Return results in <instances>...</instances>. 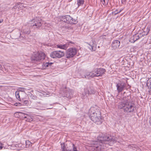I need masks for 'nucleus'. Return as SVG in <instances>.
Returning a JSON list of instances; mask_svg holds the SVG:
<instances>
[{"label": "nucleus", "mask_w": 151, "mask_h": 151, "mask_svg": "<svg viewBox=\"0 0 151 151\" xmlns=\"http://www.w3.org/2000/svg\"><path fill=\"white\" fill-rule=\"evenodd\" d=\"M89 117L91 120L97 124H100L102 122L101 112L96 108L91 107L89 110Z\"/></svg>", "instance_id": "obj_1"}, {"label": "nucleus", "mask_w": 151, "mask_h": 151, "mask_svg": "<svg viewBox=\"0 0 151 151\" xmlns=\"http://www.w3.org/2000/svg\"><path fill=\"white\" fill-rule=\"evenodd\" d=\"M106 72L105 69L96 68L93 69L92 72H86L83 71L81 72L82 78H90L95 77L101 76Z\"/></svg>", "instance_id": "obj_2"}, {"label": "nucleus", "mask_w": 151, "mask_h": 151, "mask_svg": "<svg viewBox=\"0 0 151 151\" xmlns=\"http://www.w3.org/2000/svg\"><path fill=\"white\" fill-rule=\"evenodd\" d=\"M118 107L120 109H123L124 111L127 113L133 112L134 108L133 104L128 100L120 102Z\"/></svg>", "instance_id": "obj_3"}, {"label": "nucleus", "mask_w": 151, "mask_h": 151, "mask_svg": "<svg viewBox=\"0 0 151 151\" xmlns=\"http://www.w3.org/2000/svg\"><path fill=\"white\" fill-rule=\"evenodd\" d=\"M98 141L102 143L109 145H111L116 141L114 137H112L111 136L106 137H100V139H98Z\"/></svg>", "instance_id": "obj_4"}, {"label": "nucleus", "mask_w": 151, "mask_h": 151, "mask_svg": "<svg viewBox=\"0 0 151 151\" xmlns=\"http://www.w3.org/2000/svg\"><path fill=\"white\" fill-rule=\"evenodd\" d=\"M45 57V53L42 52H38L35 53L31 58L32 60L40 61L44 59Z\"/></svg>", "instance_id": "obj_5"}, {"label": "nucleus", "mask_w": 151, "mask_h": 151, "mask_svg": "<svg viewBox=\"0 0 151 151\" xmlns=\"http://www.w3.org/2000/svg\"><path fill=\"white\" fill-rule=\"evenodd\" d=\"M60 20L62 21L69 23L70 24H75V19H73L69 15H67L64 16H62L60 18Z\"/></svg>", "instance_id": "obj_6"}, {"label": "nucleus", "mask_w": 151, "mask_h": 151, "mask_svg": "<svg viewBox=\"0 0 151 151\" xmlns=\"http://www.w3.org/2000/svg\"><path fill=\"white\" fill-rule=\"evenodd\" d=\"M64 53L61 51H55L52 52L50 55V57L53 58H60L63 56Z\"/></svg>", "instance_id": "obj_7"}, {"label": "nucleus", "mask_w": 151, "mask_h": 151, "mask_svg": "<svg viewBox=\"0 0 151 151\" xmlns=\"http://www.w3.org/2000/svg\"><path fill=\"white\" fill-rule=\"evenodd\" d=\"M98 143L99 142L98 141H92L90 143H89L88 144L90 145L89 146L93 147V150L95 151H102V148H101V145Z\"/></svg>", "instance_id": "obj_8"}, {"label": "nucleus", "mask_w": 151, "mask_h": 151, "mask_svg": "<svg viewBox=\"0 0 151 151\" xmlns=\"http://www.w3.org/2000/svg\"><path fill=\"white\" fill-rule=\"evenodd\" d=\"M76 54V49L71 48L68 49L66 52V56L67 58L73 57Z\"/></svg>", "instance_id": "obj_9"}, {"label": "nucleus", "mask_w": 151, "mask_h": 151, "mask_svg": "<svg viewBox=\"0 0 151 151\" xmlns=\"http://www.w3.org/2000/svg\"><path fill=\"white\" fill-rule=\"evenodd\" d=\"M126 86V84L123 82H120L116 85L117 90L119 93L122 91Z\"/></svg>", "instance_id": "obj_10"}, {"label": "nucleus", "mask_w": 151, "mask_h": 151, "mask_svg": "<svg viewBox=\"0 0 151 151\" xmlns=\"http://www.w3.org/2000/svg\"><path fill=\"white\" fill-rule=\"evenodd\" d=\"M89 89V88H85L83 90L82 92V97L83 98H86L89 96V94H90Z\"/></svg>", "instance_id": "obj_11"}, {"label": "nucleus", "mask_w": 151, "mask_h": 151, "mask_svg": "<svg viewBox=\"0 0 151 151\" xmlns=\"http://www.w3.org/2000/svg\"><path fill=\"white\" fill-rule=\"evenodd\" d=\"M120 45V42L118 40L114 41L112 43V47L114 49L118 48Z\"/></svg>", "instance_id": "obj_12"}, {"label": "nucleus", "mask_w": 151, "mask_h": 151, "mask_svg": "<svg viewBox=\"0 0 151 151\" xmlns=\"http://www.w3.org/2000/svg\"><path fill=\"white\" fill-rule=\"evenodd\" d=\"M68 43H67L66 44L63 45L61 44L60 45H56V47L57 48L65 50L68 48Z\"/></svg>", "instance_id": "obj_13"}, {"label": "nucleus", "mask_w": 151, "mask_h": 151, "mask_svg": "<svg viewBox=\"0 0 151 151\" xmlns=\"http://www.w3.org/2000/svg\"><path fill=\"white\" fill-rule=\"evenodd\" d=\"M88 47L91 51H95L96 48V46L94 44L92 45L88 44Z\"/></svg>", "instance_id": "obj_14"}, {"label": "nucleus", "mask_w": 151, "mask_h": 151, "mask_svg": "<svg viewBox=\"0 0 151 151\" xmlns=\"http://www.w3.org/2000/svg\"><path fill=\"white\" fill-rule=\"evenodd\" d=\"M76 55L77 56H79L81 55V50L80 46H77V48H76Z\"/></svg>", "instance_id": "obj_15"}, {"label": "nucleus", "mask_w": 151, "mask_h": 151, "mask_svg": "<svg viewBox=\"0 0 151 151\" xmlns=\"http://www.w3.org/2000/svg\"><path fill=\"white\" fill-rule=\"evenodd\" d=\"M147 86L148 88L151 90V78H149L147 82Z\"/></svg>", "instance_id": "obj_16"}, {"label": "nucleus", "mask_w": 151, "mask_h": 151, "mask_svg": "<svg viewBox=\"0 0 151 151\" xmlns=\"http://www.w3.org/2000/svg\"><path fill=\"white\" fill-rule=\"evenodd\" d=\"M78 7L79 6L82 5L84 3V0H77Z\"/></svg>", "instance_id": "obj_17"}, {"label": "nucleus", "mask_w": 151, "mask_h": 151, "mask_svg": "<svg viewBox=\"0 0 151 151\" xmlns=\"http://www.w3.org/2000/svg\"><path fill=\"white\" fill-rule=\"evenodd\" d=\"M139 35L136 34L134 35L133 36V42H134L135 41H137V40L139 39Z\"/></svg>", "instance_id": "obj_18"}, {"label": "nucleus", "mask_w": 151, "mask_h": 151, "mask_svg": "<svg viewBox=\"0 0 151 151\" xmlns=\"http://www.w3.org/2000/svg\"><path fill=\"white\" fill-rule=\"evenodd\" d=\"M15 95L16 98L18 99L19 101H21V99L20 98V96L19 95V91H17L15 92Z\"/></svg>", "instance_id": "obj_19"}, {"label": "nucleus", "mask_w": 151, "mask_h": 151, "mask_svg": "<svg viewBox=\"0 0 151 151\" xmlns=\"http://www.w3.org/2000/svg\"><path fill=\"white\" fill-rule=\"evenodd\" d=\"M53 64L52 63H44L43 64V66L45 67H48L51 65Z\"/></svg>", "instance_id": "obj_20"}, {"label": "nucleus", "mask_w": 151, "mask_h": 151, "mask_svg": "<svg viewBox=\"0 0 151 151\" xmlns=\"http://www.w3.org/2000/svg\"><path fill=\"white\" fill-rule=\"evenodd\" d=\"M26 147L28 148L31 145V143L28 140L26 141L25 142Z\"/></svg>", "instance_id": "obj_21"}, {"label": "nucleus", "mask_w": 151, "mask_h": 151, "mask_svg": "<svg viewBox=\"0 0 151 151\" xmlns=\"http://www.w3.org/2000/svg\"><path fill=\"white\" fill-rule=\"evenodd\" d=\"M41 25L42 24L40 22H37L35 23V24L33 25V27L34 26H35L36 27V28H38L40 27Z\"/></svg>", "instance_id": "obj_22"}, {"label": "nucleus", "mask_w": 151, "mask_h": 151, "mask_svg": "<svg viewBox=\"0 0 151 151\" xmlns=\"http://www.w3.org/2000/svg\"><path fill=\"white\" fill-rule=\"evenodd\" d=\"M24 118H27V119L26 120V121L28 122H30L32 120V118L29 116H24Z\"/></svg>", "instance_id": "obj_23"}, {"label": "nucleus", "mask_w": 151, "mask_h": 151, "mask_svg": "<svg viewBox=\"0 0 151 151\" xmlns=\"http://www.w3.org/2000/svg\"><path fill=\"white\" fill-rule=\"evenodd\" d=\"M109 0H101V1L102 2V4L106 6L108 3Z\"/></svg>", "instance_id": "obj_24"}, {"label": "nucleus", "mask_w": 151, "mask_h": 151, "mask_svg": "<svg viewBox=\"0 0 151 151\" xmlns=\"http://www.w3.org/2000/svg\"><path fill=\"white\" fill-rule=\"evenodd\" d=\"M18 9H22L24 7V4L20 3H18Z\"/></svg>", "instance_id": "obj_25"}, {"label": "nucleus", "mask_w": 151, "mask_h": 151, "mask_svg": "<svg viewBox=\"0 0 151 151\" xmlns=\"http://www.w3.org/2000/svg\"><path fill=\"white\" fill-rule=\"evenodd\" d=\"M14 105L17 106H22V104L19 103H16L14 104Z\"/></svg>", "instance_id": "obj_26"}, {"label": "nucleus", "mask_w": 151, "mask_h": 151, "mask_svg": "<svg viewBox=\"0 0 151 151\" xmlns=\"http://www.w3.org/2000/svg\"><path fill=\"white\" fill-rule=\"evenodd\" d=\"M13 8L14 9H17L18 8V3H17L14 6Z\"/></svg>", "instance_id": "obj_27"}, {"label": "nucleus", "mask_w": 151, "mask_h": 151, "mask_svg": "<svg viewBox=\"0 0 151 151\" xmlns=\"http://www.w3.org/2000/svg\"><path fill=\"white\" fill-rule=\"evenodd\" d=\"M19 91H25V89L24 88H19Z\"/></svg>", "instance_id": "obj_28"}, {"label": "nucleus", "mask_w": 151, "mask_h": 151, "mask_svg": "<svg viewBox=\"0 0 151 151\" xmlns=\"http://www.w3.org/2000/svg\"><path fill=\"white\" fill-rule=\"evenodd\" d=\"M90 93H95V91L93 89L90 91Z\"/></svg>", "instance_id": "obj_29"}, {"label": "nucleus", "mask_w": 151, "mask_h": 151, "mask_svg": "<svg viewBox=\"0 0 151 151\" xmlns=\"http://www.w3.org/2000/svg\"><path fill=\"white\" fill-rule=\"evenodd\" d=\"M133 145H129L128 146V147L131 149H132V148H133Z\"/></svg>", "instance_id": "obj_30"}, {"label": "nucleus", "mask_w": 151, "mask_h": 151, "mask_svg": "<svg viewBox=\"0 0 151 151\" xmlns=\"http://www.w3.org/2000/svg\"><path fill=\"white\" fill-rule=\"evenodd\" d=\"M28 102L27 101H24V104H27Z\"/></svg>", "instance_id": "obj_31"}, {"label": "nucleus", "mask_w": 151, "mask_h": 151, "mask_svg": "<svg viewBox=\"0 0 151 151\" xmlns=\"http://www.w3.org/2000/svg\"><path fill=\"white\" fill-rule=\"evenodd\" d=\"M149 119V123L150 124V125L151 126V116L150 118Z\"/></svg>", "instance_id": "obj_32"}, {"label": "nucleus", "mask_w": 151, "mask_h": 151, "mask_svg": "<svg viewBox=\"0 0 151 151\" xmlns=\"http://www.w3.org/2000/svg\"><path fill=\"white\" fill-rule=\"evenodd\" d=\"M3 148V146L2 144L0 143V149H1Z\"/></svg>", "instance_id": "obj_33"}, {"label": "nucleus", "mask_w": 151, "mask_h": 151, "mask_svg": "<svg viewBox=\"0 0 151 151\" xmlns=\"http://www.w3.org/2000/svg\"><path fill=\"white\" fill-rule=\"evenodd\" d=\"M3 22V20L2 19H0V23L2 22Z\"/></svg>", "instance_id": "obj_34"}, {"label": "nucleus", "mask_w": 151, "mask_h": 151, "mask_svg": "<svg viewBox=\"0 0 151 151\" xmlns=\"http://www.w3.org/2000/svg\"><path fill=\"white\" fill-rule=\"evenodd\" d=\"M135 148H136V147H135L134 146H133V147L132 148V149L133 150H135Z\"/></svg>", "instance_id": "obj_35"}, {"label": "nucleus", "mask_w": 151, "mask_h": 151, "mask_svg": "<svg viewBox=\"0 0 151 151\" xmlns=\"http://www.w3.org/2000/svg\"><path fill=\"white\" fill-rule=\"evenodd\" d=\"M33 97H32V98L33 99H35V98H36V97H35V96H33Z\"/></svg>", "instance_id": "obj_36"}, {"label": "nucleus", "mask_w": 151, "mask_h": 151, "mask_svg": "<svg viewBox=\"0 0 151 151\" xmlns=\"http://www.w3.org/2000/svg\"><path fill=\"white\" fill-rule=\"evenodd\" d=\"M40 104V102H37L36 103V104Z\"/></svg>", "instance_id": "obj_37"}, {"label": "nucleus", "mask_w": 151, "mask_h": 151, "mask_svg": "<svg viewBox=\"0 0 151 151\" xmlns=\"http://www.w3.org/2000/svg\"><path fill=\"white\" fill-rule=\"evenodd\" d=\"M66 19L67 20V21H68L69 22H70V20H68V19Z\"/></svg>", "instance_id": "obj_38"}, {"label": "nucleus", "mask_w": 151, "mask_h": 151, "mask_svg": "<svg viewBox=\"0 0 151 151\" xmlns=\"http://www.w3.org/2000/svg\"><path fill=\"white\" fill-rule=\"evenodd\" d=\"M73 151H76V150L75 149V148L74 147Z\"/></svg>", "instance_id": "obj_39"}, {"label": "nucleus", "mask_w": 151, "mask_h": 151, "mask_svg": "<svg viewBox=\"0 0 151 151\" xmlns=\"http://www.w3.org/2000/svg\"><path fill=\"white\" fill-rule=\"evenodd\" d=\"M1 67V65L0 64V68Z\"/></svg>", "instance_id": "obj_40"}, {"label": "nucleus", "mask_w": 151, "mask_h": 151, "mask_svg": "<svg viewBox=\"0 0 151 151\" xmlns=\"http://www.w3.org/2000/svg\"><path fill=\"white\" fill-rule=\"evenodd\" d=\"M138 150H139H139H139V149H138Z\"/></svg>", "instance_id": "obj_41"}, {"label": "nucleus", "mask_w": 151, "mask_h": 151, "mask_svg": "<svg viewBox=\"0 0 151 151\" xmlns=\"http://www.w3.org/2000/svg\"><path fill=\"white\" fill-rule=\"evenodd\" d=\"M150 91L151 92V90H150Z\"/></svg>", "instance_id": "obj_42"}, {"label": "nucleus", "mask_w": 151, "mask_h": 151, "mask_svg": "<svg viewBox=\"0 0 151 151\" xmlns=\"http://www.w3.org/2000/svg\"><path fill=\"white\" fill-rule=\"evenodd\" d=\"M76 151H77L76 150Z\"/></svg>", "instance_id": "obj_43"}]
</instances>
